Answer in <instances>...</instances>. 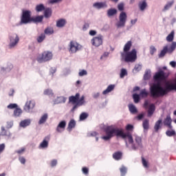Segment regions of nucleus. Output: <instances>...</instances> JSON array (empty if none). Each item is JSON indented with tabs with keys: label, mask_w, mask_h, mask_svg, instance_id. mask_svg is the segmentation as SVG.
<instances>
[{
	"label": "nucleus",
	"mask_w": 176,
	"mask_h": 176,
	"mask_svg": "<svg viewBox=\"0 0 176 176\" xmlns=\"http://www.w3.org/2000/svg\"><path fill=\"white\" fill-rule=\"evenodd\" d=\"M155 105L153 104H151L149 106L148 111V117L152 116V115H153V113L155 112Z\"/></svg>",
	"instance_id": "obj_30"
},
{
	"label": "nucleus",
	"mask_w": 176,
	"mask_h": 176,
	"mask_svg": "<svg viewBox=\"0 0 176 176\" xmlns=\"http://www.w3.org/2000/svg\"><path fill=\"white\" fill-rule=\"evenodd\" d=\"M65 102H66V98L64 96H58L56 97V98L53 100V103L54 104L65 103Z\"/></svg>",
	"instance_id": "obj_20"
},
{
	"label": "nucleus",
	"mask_w": 176,
	"mask_h": 176,
	"mask_svg": "<svg viewBox=\"0 0 176 176\" xmlns=\"http://www.w3.org/2000/svg\"><path fill=\"white\" fill-rule=\"evenodd\" d=\"M19 160L21 164H25L26 160H25V157H21V156L19 157Z\"/></svg>",
	"instance_id": "obj_57"
},
{
	"label": "nucleus",
	"mask_w": 176,
	"mask_h": 176,
	"mask_svg": "<svg viewBox=\"0 0 176 176\" xmlns=\"http://www.w3.org/2000/svg\"><path fill=\"white\" fill-rule=\"evenodd\" d=\"M43 20V16H36L32 17L31 22L34 23H41Z\"/></svg>",
	"instance_id": "obj_22"
},
{
	"label": "nucleus",
	"mask_w": 176,
	"mask_h": 176,
	"mask_svg": "<svg viewBox=\"0 0 176 176\" xmlns=\"http://www.w3.org/2000/svg\"><path fill=\"white\" fill-rule=\"evenodd\" d=\"M149 95V93L147 92L146 89H144L141 90L140 94H139L138 96H140L141 98H146Z\"/></svg>",
	"instance_id": "obj_41"
},
{
	"label": "nucleus",
	"mask_w": 176,
	"mask_h": 176,
	"mask_svg": "<svg viewBox=\"0 0 176 176\" xmlns=\"http://www.w3.org/2000/svg\"><path fill=\"white\" fill-rule=\"evenodd\" d=\"M25 149L22 148H20L19 150H17L15 151V153H17L19 155H22L24 152H25Z\"/></svg>",
	"instance_id": "obj_59"
},
{
	"label": "nucleus",
	"mask_w": 176,
	"mask_h": 176,
	"mask_svg": "<svg viewBox=\"0 0 176 176\" xmlns=\"http://www.w3.org/2000/svg\"><path fill=\"white\" fill-rule=\"evenodd\" d=\"M89 22H85L82 26V30L83 32H86L87 30L89 28Z\"/></svg>",
	"instance_id": "obj_54"
},
{
	"label": "nucleus",
	"mask_w": 176,
	"mask_h": 176,
	"mask_svg": "<svg viewBox=\"0 0 176 176\" xmlns=\"http://www.w3.org/2000/svg\"><path fill=\"white\" fill-rule=\"evenodd\" d=\"M79 97L80 94H76V96L69 97V102H72L73 104H76L77 101L79 100Z\"/></svg>",
	"instance_id": "obj_26"
},
{
	"label": "nucleus",
	"mask_w": 176,
	"mask_h": 176,
	"mask_svg": "<svg viewBox=\"0 0 176 176\" xmlns=\"http://www.w3.org/2000/svg\"><path fill=\"white\" fill-rule=\"evenodd\" d=\"M117 12H118V10H116V9H109L107 12V14L108 15L109 17H111L116 14Z\"/></svg>",
	"instance_id": "obj_36"
},
{
	"label": "nucleus",
	"mask_w": 176,
	"mask_h": 176,
	"mask_svg": "<svg viewBox=\"0 0 176 176\" xmlns=\"http://www.w3.org/2000/svg\"><path fill=\"white\" fill-rule=\"evenodd\" d=\"M50 141V136H46L40 145H38V149H47L48 148Z\"/></svg>",
	"instance_id": "obj_14"
},
{
	"label": "nucleus",
	"mask_w": 176,
	"mask_h": 176,
	"mask_svg": "<svg viewBox=\"0 0 176 176\" xmlns=\"http://www.w3.org/2000/svg\"><path fill=\"white\" fill-rule=\"evenodd\" d=\"M5 148H6V145L5 144H0V155L3 153V151H5Z\"/></svg>",
	"instance_id": "obj_60"
},
{
	"label": "nucleus",
	"mask_w": 176,
	"mask_h": 176,
	"mask_svg": "<svg viewBox=\"0 0 176 176\" xmlns=\"http://www.w3.org/2000/svg\"><path fill=\"white\" fill-rule=\"evenodd\" d=\"M53 58V53L48 51H45L42 54H39L37 56L36 61L38 63H43L47 61H50Z\"/></svg>",
	"instance_id": "obj_6"
},
{
	"label": "nucleus",
	"mask_w": 176,
	"mask_h": 176,
	"mask_svg": "<svg viewBox=\"0 0 176 176\" xmlns=\"http://www.w3.org/2000/svg\"><path fill=\"white\" fill-rule=\"evenodd\" d=\"M162 120L160 119L157 120V122L155 124L154 129L155 133H158V131L162 129Z\"/></svg>",
	"instance_id": "obj_21"
},
{
	"label": "nucleus",
	"mask_w": 176,
	"mask_h": 176,
	"mask_svg": "<svg viewBox=\"0 0 176 176\" xmlns=\"http://www.w3.org/2000/svg\"><path fill=\"white\" fill-rule=\"evenodd\" d=\"M46 38V36L45 35L44 33H42L41 34V36H38L37 38V42L38 43H43V41L45 40V38Z\"/></svg>",
	"instance_id": "obj_44"
},
{
	"label": "nucleus",
	"mask_w": 176,
	"mask_h": 176,
	"mask_svg": "<svg viewBox=\"0 0 176 176\" xmlns=\"http://www.w3.org/2000/svg\"><path fill=\"white\" fill-rule=\"evenodd\" d=\"M46 9H45V6L43 4H38L36 7H35V11H36L37 12H43Z\"/></svg>",
	"instance_id": "obj_32"
},
{
	"label": "nucleus",
	"mask_w": 176,
	"mask_h": 176,
	"mask_svg": "<svg viewBox=\"0 0 176 176\" xmlns=\"http://www.w3.org/2000/svg\"><path fill=\"white\" fill-rule=\"evenodd\" d=\"M36 107V102L34 100H27L25 103L23 110L26 113H33V109Z\"/></svg>",
	"instance_id": "obj_10"
},
{
	"label": "nucleus",
	"mask_w": 176,
	"mask_h": 176,
	"mask_svg": "<svg viewBox=\"0 0 176 176\" xmlns=\"http://www.w3.org/2000/svg\"><path fill=\"white\" fill-rule=\"evenodd\" d=\"M131 46H132V41H127L124 46V49H123L124 53L129 52V51L131 48Z\"/></svg>",
	"instance_id": "obj_25"
},
{
	"label": "nucleus",
	"mask_w": 176,
	"mask_h": 176,
	"mask_svg": "<svg viewBox=\"0 0 176 176\" xmlns=\"http://www.w3.org/2000/svg\"><path fill=\"white\" fill-rule=\"evenodd\" d=\"M166 79L165 73L162 70H159L154 76V80L157 83H153L149 87V92L151 97L153 98H158L163 97L168 94L170 91H176V78L174 80V82H166L165 83V87H162L161 82Z\"/></svg>",
	"instance_id": "obj_2"
},
{
	"label": "nucleus",
	"mask_w": 176,
	"mask_h": 176,
	"mask_svg": "<svg viewBox=\"0 0 176 176\" xmlns=\"http://www.w3.org/2000/svg\"><path fill=\"white\" fill-rule=\"evenodd\" d=\"M133 129V126L131 124L126 125V129L128 131H131Z\"/></svg>",
	"instance_id": "obj_64"
},
{
	"label": "nucleus",
	"mask_w": 176,
	"mask_h": 176,
	"mask_svg": "<svg viewBox=\"0 0 176 176\" xmlns=\"http://www.w3.org/2000/svg\"><path fill=\"white\" fill-rule=\"evenodd\" d=\"M57 164H58V160L56 159L52 160L51 162H50V166H51L52 168H54L57 166Z\"/></svg>",
	"instance_id": "obj_47"
},
{
	"label": "nucleus",
	"mask_w": 176,
	"mask_h": 176,
	"mask_svg": "<svg viewBox=\"0 0 176 176\" xmlns=\"http://www.w3.org/2000/svg\"><path fill=\"white\" fill-rule=\"evenodd\" d=\"M87 117H89V114L88 113H82L80 116V121H83V120H86L87 118Z\"/></svg>",
	"instance_id": "obj_49"
},
{
	"label": "nucleus",
	"mask_w": 176,
	"mask_h": 176,
	"mask_svg": "<svg viewBox=\"0 0 176 176\" xmlns=\"http://www.w3.org/2000/svg\"><path fill=\"white\" fill-rule=\"evenodd\" d=\"M92 7L97 10L107 9L108 8V5L107 1L95 2L92 4Z\"/></svg>",
	"instance_id": "obj_13"
},
{
	"label": "nucleus",
	"mask_w": 176,
	"mask_h": 176,
	"mask_svg": "<svg viewBox=\"0 0 176 176\" xmlns=\"http://www.w3.org/2000/svg\"><path fill=\"white\" fill-rule=\"evenodd\" d=\"M6 124H7V125H6L7 129H11L13 126V122L12 121L7 122Z\"/></svg>",
	"instance_id": "obj_61"
},
{
	"label": "nucleus",
	"mask_w": 176,
	"mask_h": 176,
	"mask_svg": "<svg viewBox=\"0 0 176 176\" xmlns=\"http://www.w3.org/2000/svg\"><path fill=\"white\" fill-rule=\"evenodd\" d=\"M121 58L126 63H134L137 60V50L133 49L131 52L121 53Z\"/></svg>",
	"instance_id": "obj_3"
},
{
	"label": "nucleus",
	"mask_w": 176,
	"mask_h": 176,
	"mask_svg": "<svg viewBox=\"0 0 176 176\" xmlns=\"http://www.w3.org/2000/svg\"><path fill=\"white\" fill-rule=\"evenodd\" d=\"M43 94L45 96H48L50 97L54 96L53 90H52L51 89H45Z\"/></svg>",
	"instance_id": "obj_37"
},
{
	"label": "nucleus",
	"mask_w": 176,
	"mask_h": 176,
	"mask_svg": "<svg viewBox=\"0 0 176 176\" xmlns=\"http://www.w3.org/2000/svg\"><path fill=\"white\" fill-rule=\"evenodd\" d=\"M82 173L85 175H89V168L83 167L82 168Z\"/></svg>",
	"instance_id": "obj_58"
},
{
	"label": "nucleus",
	"mask_w": 176,
	"mask_h": 176,
	"mask_svg": "<svg viewBox=\"0 0 176 176\" xmlns=\"http://www.w3.org/2000/svg\"><path fill=\"white\" fill-rule=\"evenodd\" d=\"M100 92H96L94 94H92V98H94V99H97V98H100Z\"/></svg>",
	"instance_id": "obj_62"
},
{
	"label": "nucleus",
	"mask_w": 176,
	"mask_h": 176,
	"mask_svg": "<svg viewBox=\"0 0 176 176\" xmlns=\"http://www.w3.org/2000/svg\"><path fill=\"white\" fill-rule=\"evenodd\" d=\"M175 38V31L173 30L170 32V33L168 34V36H166V41L168 43L173 42V39Z\"/></svg>",
	"instance_id": "obj_27"
},
{
	"label": "nucleus",
	"mask_w": 176,
	"mask_h": 176,
	"mask_svg": "<svg viewBox=\"0 0 176 176\" xmlns=\"http://www.w3.org/2000/svg\"><path fill=\"white\" fill-rule=\"evenodd\" d=\"M106 135L102 136L101 139L109 141L115 135L124 139L126 147L133 151H137L143 148L142 138L136 134L133 136L129 133H124L122 129L116 127L115 125L107 126L104 129Z\"/></svg>",
	"instance_id": "obj_1"
},
{
	"label": "nucleus",
	"mask_w": 176,
	"mask_h": 176,
	"mask_svg": "<svg viewBox=\"0 0 176 176\" xmlns=\"http://www.w3.org/2000/svg\"><path fill=\"white\" fill-rule=\"evenodd\" d=\"M151 78V70H146L144 78L145 80H149Z\"/></svg>",
	"instance_id": "obj_45"
},
{
	"label": "nucleus",
	"mask_w": 176,
	"mask_h": 176,
	"mask_svg": "<svg viewBox=\"0 0 176 176\" xmlns=\"http://www.w3.org/2000/svg\"><path fill=\"white\" fill-rule=\"evenodd\" d=\"M142 127L144 131L149 129V120H144V122H142Z\"/></svg>",
	"instance_id": "obj_35"
},
{
	"label": "nucleus",
	"mask_w": 176,
	"mask_h": 176,
	"mask_svg": "<svg viewBox=\"0 0 176 176\" xmlns=\"http://www.w3.org/2000/svg\"><path fill=\"white\" fill-rule=\"evenodd\" d=\"M1 135H4V136H8L10 137L11 136V133L10 131H8L5 129L4 126L1 127Z\"/></svg>",
	"instance_id": "obj_42"
},
{
	"label": "nucleus",
	"mask_w": 176,
	"mask_h": 176,
	"mask_svg": "<svg viewBox=\"0 0 176 176\" xmlns=\"http://www.w3.org/2000/svg\"><path fill=\"white\" fill-rule=\"evenodd\" d=\"M126 13L124 12H120L119 16V21H117L116 26L117 28H122L125 27L126 22Z\"/></svg>",
	"instance_id": "obj_9"
},
{
	"label": "nucleus",
	"mask_w": 176,
	"mask_h": 176,
	"mask_svg": "<svg viewBox=\"0 0 176 176\" xmlns=\"http://www.w3.org/2000/svg\"><path fill=\"white\" fill-rule=\"evenodd\" d=\"M47 118H48V114L44 113V115L41 116L40 120H38V124H43L45 122H47Z\"/></svg>",
	"instance_id": "obj_28"
},
{
	"label": "nucleus",
	"mask_w": 176,
	"mask_h": 176,
	"mask_svg": "<svg viewBox=\"0 0 176 176\" xmlns=\"http://www.w3.org/2000/svg\"><path fill=\"white\" fill-rule=\"evenodd\" d=\"M82 48V45L79 44L76 41H70L69 45V52L70 54H74L81 50Z\"/></svg>",
	"instance_id": "obj_8"
},
{
	"label": "nucleus",
	"mask_w": 176,
	"mask_h": 176,
	"mask_svg": "<svg viewBox=\"0 0 176 176\" xmlns=\"http://www.w3.org/2000/svg\"><path fill=\"white\" fill-rule=\"evenodd\" d=\"M122 152L118 151L113 154V158L116 160H120L122 159Z\"/></svg>",
	"instance_id": "obj_31"
},
{
	"label": "nucleus",
	"mask_w": 176,
	"mask_h": 176,
	"mask_svg": "<svg viewBox=\"0 0 176 176\" xmlns=\"http://www.w3.org/2000/svg\"><path fill=\"white\" fill-rule=\"evenodd\" d=\"M23 113V111L20 108H16L15 110H14L13 116L15 118H18L21 116Z\"/></svg>",
	"instance_id": "obj_29"
},
{
	"label": "nucleus",
	"mask_w": 176,
	"mask_h": 176,
	"mask_svg": "<svg viewBox=\"0 0 176 176\" xmlns=\"http://www.w3.org/2000/svg\"><path fill=\"white\" fill-rule=\"evenodd\" d=\"M44 33L45 35H52L54 34V29L53 28H45V30H44Z\"/></svg>",
	"instance_id": "obj_38"
},
{
	"label": "nucleus",
	"mask_w": 176,
	"mask_h": 176,
	"mask_svg": "<svg viewBox=\"0 0 176 176\" xmlns=\"http://www.w3.org/2000/svg\"><path fill=\"white\" fill-rule=\"evenodd\" d=\"M76 126V121L74 120H71L69 122V125L67 126V129L71 131L73 128Z\"/></svg>",
	"instance_id": "obj_34"
},
{
	"label": "nucleus",
	"mask_w": 176,
	"mask_h": 176,
	"mask_svg": "<svg viewBox=\"0 0 176 176\" xmlns=\"http://www.w3.org/2000/svg\"><path fill=\"white\" fill-rule=\"evenodd\" d=\"M127 76V70L124 68L120 69V78H124Z\"/></svg>",
	"instance_id": "obj_40"
},
{
	"label": "nucleus",
	"mask_w": 176,
	"mask_h": 176,
	"mask_svg": "<svg viewBox=\"0 0 176 176\" xmlns=\"http://www.w3.org/2000/svg\"><path fill=\"white\" fill-rule=\"evenodd\" d=\"M66 25V20L65 19H60L56 21V27L58 28H62Z\"/></svg>",
	"instance_id": "obj_23"
},
{
	"label": "nucleus",
	"mask_w": 176,
	"mask_h": 176,
	"mask_svg": "<svg viewBox=\"0 0 176 176\" xmlns=\"http://www.w3.org/2000/svg\"><path fill=\"white\" fill-rule=\"evenodd\" d=\"M30 124H31L30 119L23 120L19 122V127L25 129L26 127H28Z\"/></svg>",
	"instance_id": "obj_18"
},
{
	"label": "nucleus",
	"mask_w": 176,
	"mask_h": 176,
	"mask_svg": "<svg viewBox=\"0 0 176 176\" xmlns=\"http://www.w3.org/2000/svg\"><path fill=\"white\" fill-rule=\"evenodd\" d=\"M138 6L141 11H144L147 7L146 1L140 2Z\"/></svg>",
	"instance_id": "obj_33"
},
{
	"label": "nucleus",
	"mask_w": 176,
	"mask_h": 176,
	"mask_svg": "<svg viewBox=\"0 0 176 176\" xmlns=\"http://www.w3.org/2000/svg\"><path fill=\"white\" fill-rule=\"evenodd\" d=\"M140 96L139 94H134L133 95V98L134 100V102L135 103L137 104V103H138L140 102Z\"/></svg>",
	"instance_id": "obj_48"
},
{
	"label": "nucleus",
	"mask_w": 176,
	"mask_h": 176,
	"mask_svg": "<svg viewBox=\"0 0 176 176\" xmlns=\"http://www.w3.org/2000/svg\"><path fill=\"white\" fill-rule=\"evenodd\" d=\"M87 70H80V72H78V76L82 77L84 76H87Z\"/></svg>",
	"instance_id": "obj_55"
},
{
	"label": "nucleus",
	"mask_w": 176,
	"mask_h": 176,
	"mask_svg": "<svg viewBox=\"0 0 176 176\" xmlns=\"http://www.w3.org/2000/svg\"><path fill=\"white\" fill-rule=\"evenodd\" d=\"M63 0H49L47 3L50 5H54L55 3H60Z\"/></svg>",
	"instance_id": "obj_51"
},
{
	"label": "nucleus",
	"mask_w": 176,
	"mask_h": 176,
	"mask_svg": "<svg viewBox=\"0 0 176 176\" xmlns=\"http://www.w3.org/2000/svg\"><path fill=\"white\" fill-rule=\"evenodd\" d=\"M126 168L124 166H122V167H121L120 168V173H121V176H125L126 173Z\"/></svg>",
	"instance_id": "obj_50"
},
{
	"label": "nucleus",
	"mask_w": 176,
	"mask_h": 176,
	"mask_svg": "<svg viewBox=\"0 0 176 176\" xmlns=\"http://www.w3.org/2000/svg\"><path fill=\"white\" fill-rule=\"evenodd\" d=\"M124 8V5L123 3H120L118 5V10L120 11H122Z\"/></svg>",
	"instance_id": "obj_63"
},
{
	"label": "nucleus",
	"mask_w": 176,
	"mask_h": 176,
	"mask_svg": "<svg viewBox=\"0 0 176 176\" xmlns=\"http://www.w3.org/2000/svg\"><path fill=\"white\" fill-rule=\"evenodd\" d=\"M142 69V66L141 65H135L133 72L134 74H136V73L139 72Z\"/></svg>",
	"instance_id": "obj_43"
},
{
	"label": "nucleus",
	"mask_w": 176,
	"mask_h": 176,
	"mask_svg": "<svg viewBox=\"0 0 176 176\" xmlns=\"http://www.w3.org/2000/svg\"><path fill=\"white\" fill-rule=\"evenodd\" d=\"M175 0H170L166 2V4L164 6V8L162 9V12H167L171 8L173 7V5H175Z\"/></svg>",
	"instance_id": "obj_17"
},
{
	"label": "nucleus",
	"mask_w": 176,
	"mask_h": 176,
	"mask_svg": "<svg viewBox=\"0 0 176 176\" xmlns=\"http://www.w3.org/2000/svg\"><path fill=\"white\" fill-rule=\"evenodd\" d=\"M149 52L151 53V56H153L155 52H157V48H155L153 45H151L149 47Z\"/></svg>",
	"instance_id": "obj_52"
},
{
	"label": "nucleus",
	"mask_w": 176,
	"mask_h": 176,
	"mask_svg": "<svg viewBox=\"0 0 176 176\" xmlns=\"http://www.w3.org/2000/svg\"><path fill=\"white\" fill-rule=\"evenodd\" d=\"M66 124H67V123H66L65 120L60 121L58 123V126H56V132H58V133L64 132L65 127H66Z\"/></svg>",
	"instance_id": "obj_15"
},
{
	"label": "nucleus",
	"mask_w": 176,
	"mask_h": 176,
	"mask_svg": "<svg viewBox=\"0 0 176 176\" xmlns=\"http://www.w3.org/2000/svg\"><path fill=\"white\" fill-rule=\"evenodd\" d=\"M142 166H144L145 168H148L149 167V165L148 164V162L144 157H142Z\"/></svg>",
	"instance_id": "obj_53"
},
{
	"label": "nucleus",
	"mask_w": 176,
	"mask_h": 176,
	"mask_svg": "<svg viewBox=\"0 0 176 176\" xmlns=\"http://www.w3.org/2000/svg\"><path fill=\"white\" fill-rule=\"evenodd\" d=\"M176 50V41H173L171 44H167L163 47L161 52L159 53L158 57L159 58H164L166 54H172Z\"/></svg>",
	"instance_id": "obj_5"
},
{
	"label": "nucleus",
	"mask_w": 176,
	"mask_h": 176,
	"mask_svg": "<svg viewBox=\"0 0 176 176\" xmlns=\"http://www.w3.org/2000/svg\"><path fill=\"white\" fill-rule=\"evenodd\" d=\"M128 107L129 108V111L131 113L134 114L137 113V109L134 104H130L128 105Z\"/></svg>",
	"instance_id": "obj_39"
},
{
	"label": "nucleus",
	"mask_w": 176,
	"mask_h": 176,
	"mask_svg": "<svg viewBox=\"0 0 176 176\" xmlns=\"http://www.w3.org/2000/svg\"><path fill=\"white\" fill-rule=\"evenodd\" d=\"M85 96H82L80 97V99H78L77 102H76V104H74L73 108L71 109V111L74 112L75 110L78 109L79 107L84 106V104H85Z\"/></svg>",
	"instance_id": "obj_12"
},
{
	"label": "nucleus",
	"mask_w": 176,
	"mask_h": 176,
	"mask_svg": "<svg viewBox=\"0 0 176 176\" xmlns=\"http://www.w3.org/2000/svg\"><path fill=\"white\" fill-rule=\"evenodd\" d=\"M8 48L9 50L15 49L18 46L20 41V37L18 33L16 32H9L8 33Z\"/></svg>",
	"instance_id": "obj_4"
},
{
	"label": "nucleus",
	"mask_w": 176,
	"mask_h": 176,
	"mask_svg": "<svg viewBox=\"0 0 176 176\" xmlns=\"http://www.w3.org/2000/svg\"><path fill=\"white\" fill-rule=\"evenodd\" d=\"M32 17L31 16V11L29 10H23L22 16H21L20 25L30 24Z\"/></svg>",
	"instance_id": "obj_7"
},
{
	"label": "nucleus",
	"mask_w": 176,
	"mask_h": 176,
	"mask_svg": "<svg viewBox=\"0 0 176 176\" xmlns=\"http://www.w3.org/2000/svg\"><path fill=\"white\" fill-rule=\"evenodd\" d=\"M166 135L168 137L175 136L176 135V132L175 130H172V131L168 130V131H166Z\"/></svg>",
	"instance_id": "obj_46"
},
{
	"label": "nucleus",
	"mask_w": 176,
	"mask_h": 176,
	"mask_svg": "<svg viewBox=\"0 0 176 176\" xmlns=\"http://www.w3.org/2000/svg\"><path fill=\"white\" fill-rule=\"evenodd\" d=\"M18 104L13 103V104H10L8 106H7V108H8L9 109H14L17 108Z\"/></svg>",
	"instance_id": "obj_56"
},
{
	"label": "nucleus",
	"mask_w": 176,
	"mask_h": 176,
	"mask_svg": "<svg viewBox=\"0 0 176 176\" xmlns=\"http://www.w3.org/2000/svg\"><path fill=\"white\" fill-rule=\"evenodd\" d=\"M172 123V119L171 117H170V115H167L165 120L163 121L164 126L168 127L169 129H173V126L171 125Z\"/></svg>",
	"instance_id": "obj_16"
},
{
	"label": "nucleus",
	"mask_w": 176,
	"mask_h": 176,
	"mask_svg": "<svg viewBox=\"0 0 176 176\" xmlns=\"http://www.w3.org/2000/svg\"><path fill=\"white\" fill-rule=\"evenodd\" d=\"M53 11L50 8H47L44 10V16L45 18H50L52 16Z\"/></svg>",
	"instance_id": "obj_24"
},
{
	"label": "nucleus",
	"mask_w": 176,
	"mask_h": 176,
	"mask_svg": "<svg viewBox=\"0 0 176 176\" xmlns=\"http://www.w3.org/2000/svg\"><path fill=\"white\" fill-rule=\"evenodd\" d=\"M91 43L92 45L96 47H99L103 43V36L98 35V36H95L91 38Z\"/></svg>",
	"instance_id": "obj_11"
},
{
	"label": "nucleus",
	"mask_w": 176,
	"mask_h": 176,
	"mask_svg": "<svg viewBox=\"0 0 176 176\" xmlns=\"http://www.w3.org/2000/svg\"><path fill=\"white\" fill-rule=\"evenodd\" d=\"M115 87V85H110L109 86H108V87H107V89L104 91H102V94L103 96H107L109 93H111L112 91H114Z\"/></svg>",
	"instance_id": "obj_19"
}]
</instances>
